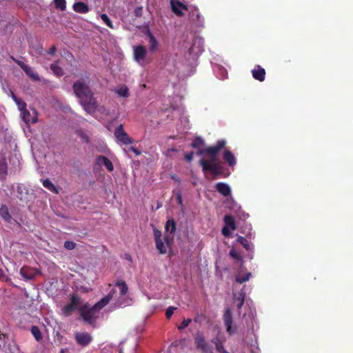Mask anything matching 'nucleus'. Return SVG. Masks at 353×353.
Wrapping results in <instances>:
<instances>
[{
  "label": "nucleus",
  "mask_w": 353,
  "mask_h": 353,
  "mask_svg": "<svg viewBox=\"0 0 353 353\" xmlns=\"http://www.w3.org/2000/svg\"><path fill=\"white\" fill-rule=\"evenodd\" d=\"M72 88L84 110L89 114L94 113L98 108V103L90 88V79H78L73 83Z\"/></svg>",
  "instance_id": "nucleus-1"
},
{
  "label": "nucleus",
  "mask_w": 353,
  "mask_h": 353,
  "mask_svg": "<svg viewBox=\"0 0 353 353\" xmlns=\"http://www.w3.org/2000/svg\"><path fill=\"white\" fill-rule=\"evenodd\" d=\"M99 312V311L94 307V305L90 307L88 303L83 304L79 308L80 316L89 324H92L95 321L97 313Z\"/></svg>",
  "instance_id": "nucleus-2"
},
{
  "label": "nucleus",
  "mask_w": 353,
  "mask_h": 353,
  "mask_svg": "<svg viewBox=\"0 0 353 353\" xmlns=\"http://www.w3.org/2000/svg\"><path fill=\"white\" fill-rule=\"evenodd\" d=\"M199 164L202 168L203 172H210L214 175L213 179H215L223 173V167L221 162L216 163H208L205 159L199 160Z\"/></svg>",
  "instance_id": "nucleus-3"
},
{
  "label": "nucleus",
  "mask_w": 353,
  "mask_h": 353,
  "mask_svg": "<svg viewBox=\"0 0 353 353\" xmlns=\"http://www.w3.org/2000/svg\"><path fill=\"white\" fill-rule=\"evenodd\" d=\"M82 304L81 297L76 294H72L70 296V302L62 308L63 314L68 316L77 309L79 310L80 306Z\"/></svg>",
  "instance_id": "nucleus-4"
},
{
  "label": "nucleus",
  "mask_w": 353,
  "mask_h": 353,
  "mask_svg": "<svg viewBox=\"0 0 353 353\" xmlns=\"http://www.w3.org/2000/svg\"><path fill=\"white\" fill-rule=\"evenodd\" d=\"M226 144V141L225 140H219L216 145L211 146V149L212 150L213 152L211 154H208V157H209V159H205L206 161L208 162V163H219V159L218 157V155L220 152V151L225 147Z\"/></svg>",
  "instance_id": "nucleus-5"
},
{
  "label": "nucleus",
  "mask_w": 353,
  "mask_h": 353,
  "mask_svg": "<svg viewBox=\"0 0 353 353\" xmlns=\"http://www.w3.org/2000/svg\"><path fill=\"white\" fill-rule=\"evenodd\" d=\"M10 59L13 60L24 71L26 75L28 76L32 81H40L39 75L30 66L24 63L23 61L17 59L13 56H10Z\"/></svg>",
  "instance_id": "nucleus-6"
},
{
  "label": "nucleus",
  "mask_w": 353,
  "mask_h": 353,
  "mask_svg": "<svg viewBox=\"0 0 353 353\" xmlns=\"http://www.w3.org/2000/svg\"><path fill=\"white\" fill-rule=\"evenodd\" d=\"M194 343L196 348L200 350L202 353H213L208 343L205 341L202 333L198 332L195 334Z\"/></svg>",
  "instance_id": "nucleus-7"
},
{
  "label": "nucleus",
  "mask_w": 353,
  "mask_h": 353,
  "mask_svg": "<svg viewBox=\"0 0 353 353\" xmlns=\"http://www.w3.org/2000/svg\"><path fill=\"white\" fill-rule=\"evenodd\" d=\"M114 136L117 141L123 145H129L133 143V139L130 138L124 130L122 124L119 125L114 131Z\"/></svg>",
  "instance_id": "nucleus-8"
},
{
  "label": "nucleus",
  "mask_w": 353,
  "mask_h": 353,
  "mask_svg": "<svg viewBox=\"0 0 353 353\" xmlns=\"http://www.w3.org/2000/svg\"><path fill=\"white\" fill-rule=\"evenodd\" d=\"M223 320L224 325L226 327V331L230 335H232L235 333L236 327H232V314L230 308L226 307L223 316Z\"/></svg>",
  "instance_id": "nucleus-9"
},
{
  "label": "nucleus",
  "mask_w": 353,
  "mask_h": 353,
  "mask_svg": "<svg viewBox=\"0 0 353 353\" xmlns=\"http://www.w3.org/2000/svg\"><path fill=\"white\" fill-rule=\"evenodd\" d=\"M74 339L77 343L82 347L88 345L93 339L92 335L86 332H76Z\"/></svg>",
  "instance_id": "nucleus-10"
},
{
  "label": "nucleus",
  "mask_w": 353,
  "mask_h": 353,
  "mask_svg": "<svg viewBox=\"0 0 353 353\" xmlns=\"http://www.w3.org/2000/svg\"><path fill=\"white\" fill-rule=\"evenodd\" d=\"M170 3L172 12L178 17L184 16L183 10H189V7L179 0H170Z\"/></svg>",
  "instance_id": "nucleus-11"
},
{
  "label": "nucleus",
  "mask_w": 353,
  "mask_h": 353,
  "mask_svg": "<svg viewBox=\"0 0 353 353\" xmlns=\"http://www.w3.org/2000/svg\"><path fill=\"white\" fill-rule=\"evenodd\" d=\"M40 271L29 266H23L20 269V275L26 280H32L36 275L40 274Z\"/></svg>",
  "instance_id": "nucleus-12"
},
{
  "label": "nucleus",
  "mask_w": 353,
  "mask_h": 353,
  "mask_svg": "<svg viewBox=\"0 0 353 353\" xmlns=\"http://www.w3.org/2000/svg\"><path fill=\"white\" fill-rule=\"evenodd\" d=\"M95 165L99 167L103 165L109 172H112L114 170V165L112 161L108 157L103 155H99L96 158Z\"/></svg>",
  "instance_id": "nucleus-13"
},
{
  "label": "nucleus",
  "mask_w": 353,
  "mask_h": 353,
  "mask_svg": "<svg viewBox=\"0 0 353 353\" xmlns=\"http://www.w3.org/2000/svg\"><path fill=\"white\" fill-rule=\"evenodd\" d=\"M0 216L6 223H12L14 222L17 223L18 225H21L19 222L12 219L11 214H10L8 207L5 204L1 205L0 208Z\"/></svg>",
  "instance_id": "nucleus-14"
},
{
  "label": "nucleus",
  "mask_w": 353,
  "mask_h": 353,
  "mask_svg": "<svg viewBox=\"0 0 353 353\" xmlns=\"http://www.w3.org/2000/svg\"><path fill=\"white\" fill-rule=\"evenodd\" d=\"M29 190L27 187L23 184H18L17 189V196L23 202L27 203L29 201Z\"/></svg>",
  "instance_id": "nucleus-15"
},
{
  "label": "nucleus",
  "mask_w": 353,
  "mask_h": 353,
  "mask_svg": "<svg viewBox=\"0 0 353 353\" xmlns=\"http://www.w3.org/2000/svg\"><path fill=\"white\" fill-rule=\"evenodd\" d=\"M189 19L193 23L200 25L203 22L199 10L196 7H189Z\"/></svg>",
  "instance_id": "nucleus-16"
},
{
  "label": "nucleus",
  "mask_w": 353,
  "mask_h": 353,
  "mask_svg": "<svg viewBox=\"0 0 353 353\" xmlns=\"http://www.w3.org/2000/svg\"><path fill=\"white\" fill-rule=\"evenodd\" d=\"M147 54V50L143 46H137L134 48V59L141 63L145 59Z\"/></svg>",
  "instance_id": "nucleus-17"
},
{
  "label": "nucleus",
  "mask_w": 353,
  "mask_h": 353,
  "mask_svg": "<svg viewBox=\"0 0 353 353\" xmlns=\"http://www.w3.org/2000/svg\"><path fill=\"white\" fill-rule=\"evenodd\" d=\"M21 115L23 121L26 123H35L37 121V115L36 111L33 110V114H32L30 111L27 109L22 112H21Z\"/></svg>",
  "instance_id": "nucleus-18"
},
{
  "label": "nucleus",
  "mask_w": 353,
  "mask_h": 353,
  "mask_svg": "<svg viewBox=\"0 0 353 353\" xmlns=\"http://www.w3.org/2000/svg\"><path fill=\"white\" fill-rule=\"evenodd\" d=\"M116 292L114 290H112L106 296L103 297L99 301L95 303L94 307L97 308L99 311H100L102 308H103L106 305L109 303V302L113 298V294Z\"/></svg>",
  "instance_id": "nucleus-19"
},
{
  "label": "nucleus",
  "mask_w": 353,
  "mask_h": 353,
  "mask_svg": "<svg viewBox=\"0 0 353 353\" xmlns=\"http://www.w3.org/2000/svg\"><path fill=\"white\" fill-rule=\"evenodd\" d=\"M265 70L261 65H256L252 70V74L254 79L259 81H263L265 78Z\"/></svg>",
  "instance_id": "nucleus-20"
},
{
  "label": "nucleus",
  "mask_w": 353,
  "mask_h": 353,
  "mask_svg": "<svg viewBox=\"0 0 353 353\" xmlns=\"http://www.w3.org/2000/svg\"><path fill=\"white\" fill-rule=\"evenodd\" d=\"M163 239L165 241V244L164 243L163 239L154 241L157 249L161 254H164L167 252V245H170V237L168 235H165L163 237Z\"/></svg>",
  "instance_id": "nucleus-21"
},
{
  "label": "nucleus",
  "mask_w": 353,
  "mask_h": 353,
  "mask_svg": "<svg viewBox=\"0 0 353 353\" xmlns=\"http://www.w3.org/2000/svg\"><path fill=\"white\" fill-rule=\"evenodd\" d=\"M145 34L149 39L148 42L150 51L153 52L157 50L159 46V42L149 29L147 30Z\"/></svg>",
  "instance_id": "nucleus-22"
},
{
  "label": "nucleus",
  "mask_w": 353,
  "mask_h": 353,
  "mask_svg": "<svg viewBox=\"0 0 353 353\" xmlns=\"http://www.w3.org/2000/svg\"><path fill=\"white\" fill-rule=\"evenodd\" d=\"M216 190L224 196H228L231 194L230 187L225 183L219 182L216 184Z\"/></svg>",
  "instance_id": "nucleus-23"
},
{
  "label": "nucleus",
  "mask_w": 353,
  "mask_h": 353,
  "mask_svg": "<svg viewBox=\"0 0 353 353\" xmlns=\"http://www.w3.org/2000/svg\"><path fill=\"white\" fill-rule=\"evenodd\" d=\"M223 159L230 167L236 165V161L232 152L228 150H225L223 154Z\"/></svg>",
  "instance_id": "nucleus-24"
},
{
  "label": "nucleus",
  "mask_w": 353,
  "mask_h": 353,
  "mask_svg": "<svg viewBox=\"0 0 353 353\" xmlns=\"http://www.w3.org/2000/svg\"><path fill=\"white\" fill-rule=\"evenodd\" d=\"M73 10L78 13H87L90 10L88 5L83 2H76L73 4Z\"/></svg>",
  "instance_id": "nucleus-25"
},
{
  "label": "nucleus",
  "mask_w": 353,
  "mask_h": 353,
  "mask_svg": "<svg viewBox=\"0 0 353 353\" xmlns=\"http://www.w3.org/2000/svg\"><path fill=\"white\" fill-rule=\"evenodd\" d=\"M245 297V293L242 290L241 292L239 293V294H234V301L236 303V307L239 310H240L242 307V306L244 304ZM239 313L240 314V311H239Z\"/></svg>",
  "instance_id": "nucleus-26"
},
{
  "label": "nucleus",
  "mask_w": 353,
  "mask_h": 353,
  "mask_svg": "<svg viewBox=\"0 0 353 353\" xmlns=\"http://www.w3.org/2000/svg\"><path fill=\"white\" fill-rule=\"evenodd\" d=\"M42 184H43V187L46 188V189H48L49 191H50L54 194L59 193L58 188L54 185V184L49 179H46L43 180Z\"/></svg>",
  "instance_id": "nucleus-27"
},
{
  "label": "nucleus",
  "mask_w": 353,
  "mask_h": 353,
  "mask_svg": "<svg viewBox=\"0 0 353 353\" xmlns=\"http://www.w3.org/2000/svg\"><path fill=\"white\" fill-rule=\"evenodd\" d=\"M225 226H228L232 230H235L236 228V223L234 217L232 215L226 214L224 216Z\"/></svg>",
  "instance_id": "nucleus-28"
},
{
  "label": "nucleus",
  "mask_w": 353,
  "mask_h": 353,
  "mask_svg": "<svg viewBox=\"0 0 353 353\" xmlns=\"http://www.w3.org/2000/svg\"><path fill=\"white\" fill-rule=\"evenodd\" d=\"M50 69L53 73L57 77H61L63 75V70L59 65V61H54L50 65Z\"/></svg>",
  "instance_id": "nucleus-29"
},
{
  "label": "nucleus",
  "mask_w": 353,
  "mask_h": 353,
  "mask_svg": "<svg viewBox=\"0 0 353 353\" xmlns=\"http://www.w3.org/2000/svg\"><path fill=\"white\" fill-rule=\"evenodd\" d=\"M115 286H117L120 289V294L121 296H124L128 293V287L126 284V283L123 280H118L115 283Z\"/></svg>",
  "instance_id": "nucleus-30"
},
{
  "label": "nucleus",
  "mask_w": 353,
  "mask_h": 353,
  "mask_svg": "<svg viewBox=\"0 0 353 353\" xmlns=\"http://www.w3.org/2000/svg\"><path fill=\"white\" fill-rule=\"evenodd\" d=\"M165 229L171 234H174L176 231V222L173 219H168L165 225Z\"/></svg>",
  "instance_id": "nucleus-31"
},
{
  "label": "nucleus",
  "mask_w": 353,
  "mask_h": 353,
  "mask_svg": "<svg viewBox=\"0 0 353 353\" xmlns=\"http://www.w3.org/2000/svg\"><path fill=\"white\" fill-rule=\"evenodd\" d=\"M212 342L215 345L216 350L219 353H229L225 350L223 343L218 337L213 339Z\"/></svg>",
  "instance_id": "nucleus-32"
},
{
  "label": "nucleus",
  "mask_w": 353,
  "mask_h": 353,
  "mask_svg": "<svg viewBox=\"0 0 353 353\" xmlns=\"http://www.w3.org/2000/svg\"><path fill=\"white\" fill-rule=\"evenodd\" d=\"M30 331L37 341H40L42 339V334L37 326L32 325Z\"/></svg>",
  "instance_id": "nucleus-33"
},
{
  "label": "nucleus",
  "mask_w": 353,
  "mask_h": 353,
  "mask_svg": "<svg viewBox=\"0 0 353 353\" xmlns=\"http://www.w3.org/2000/svg\"><path fill=\"white\" fill-rule=\"evenodd\" d=\"M119 97L127 98L129 97V90L125 85H123L115 92Z\"/></svg>",
  "instance_id": "nucleus-34"
},
{
  "label": "nucleus",
  "mask_w": 353,
  "mask_h": 353,
  "mask_svg": "<svg viewBox=\"0 0 353 353\" xmlns=\"http://www.w3.org/2000/svg\"><path fill=\"white\" fill-rule=\"evenodd\" d=\"M12 98L21 112L26 110V103L22 99L17 98L14 94H13Z\"/></svg>",
  "instance_id": "nucleus-35"
},
{
  "label": "nucleus",
  "mask_w": 353,
  "mask_h": 353,
  "mask_svg": "<svg viewBox=\"0 0 353 353\" xmlns=\"http://www.w3.org/2000/svg\"><path fill=\"white\" fill-rule=\"evenodd\" d=\"M236 241L239 243L241 245H242L246 250L250 251L252 250L251 245L249 243L248 241L245 237L239 236L236 239Z\"/></svg>",
  "instance_id": "nucleus-36"
},
{
  "label": "nucleus",
  "mask_w": 353,
  "mask_h": 353,
  "mask_svg": "<svg viewBox=\"0 0 353 353\" xmlns=\"http://www.w3.org/2000/svg\"><path fill=\"white\" fill-rule=\"evenodd\" d=\"M251 277V273L250 272H248L246 273L245 274H244L243 276H236L235 277V281L238 283H243L244 282H246L248 281L250 278Z\"/></svg>",
  "instance_id": "nucleus-37"
},
{
  "label": "nucleus",
  "mask_w": 353,
  "mask_h": 353,
  "mask_svg": "<svg viewBox=\"0 0 353 353\" xmlns=\"http://www.w3.org/2000/svg\"><path fill=\"white\" fill-rule=\"evenodd\" d=\"M204 145V140L201 137H196L192 142L191 147L192 148H198Z\"/></svg>",
  "instance_id": "nucleus-38"
},
{
  "label": "nucleus",
  "mask_w": 353,
  "mask_h": 353,
  "mask_svg": "<svg viewBox=\"0 0 353 353\" xmlns=\"http://www.w3.org/2000/svg\"><path fill=\"white\" fill-rule=\"evenodd\" d=\"M7 174V164L4 161H0V178L5 179Z\"/></svg>",
  "instance_id": "nucleus-39"
},
{
  "label": "nucleus",
  "mask_w": 353,
  "mask_h": 353,
  "mask_svg": "<svg viewBox=\"0 0 353 353\" xmlns=\"http://www.w3.org/2000/svg\"><path fill=\"white\" fill-rule=\"evenodd\" d=\"M54 6L56 8L64 11L66 8L65 0H54Z\"/></svg>",
  "instance_id": "nucleus-40"
},
{
  "label": "nucleus",
  "mask_w": 353,
  "mask_h": 353,
  "mask_svg": "<svg viewBox=\"0 0 353 353\" xmlns=\"http://www.w3.org/2000/svg\"><path fill=\"white\" fill-rule=\"evenodd\" d=\"M101 19L110 28H111V29L114 28L112 21L110 20V19L106 14H101Z\"/></svg>",
  "instance_id": "nucleus-41"
},
{
  "label": "nucleus",
  "mask_w": 353,
  "mask_h": 353,
  "mask_svg": "<svg viewBox=\"0 0 353 353\" xmlns=\"http://www.w3.org/2000/svg\"><path fill=\"white\" fill-rule=\"evenodd\" d=\"M211 149V146L207 147L205 148H201L199 149L196 154L199 156L205 155L207 156L208 154H211L213 152L212 150Z\"/></svg>",
  "instance_id": "nucleus-42"
},
{
  "label": "nucleus",
  "mask_w": 353,
  "mask_h": 353,
  "mask_svg": "<svg viewBox=\"0 0 353 353\" xmlns=\"http://www.w3.org/2000/svg\"><path fill=\"white\" fill-rule=\"evenodd\" d=\"M77 134L82 139L83 141L85 143H88L90 141L89 137L83 130H77Z\"/></svg>",
  "instance_id": "nucleus-43"
},
{
  "label": "nucleus",
  "mask_w": 353,
  "mask_h": 353,
  "mask_svg": "<svg viewBox=\"0 0 353 353\" xmlns=\"http://www.w3.org/2000/svg\"><path fill=\"white\" fill-rule=\"evenodd\" d=\"M191 322H192L191 319H183V321L181 323V324L178 326V329L179 330H182L185 329V327H187L189 325V324Z\"/></svg>",
  "instance_id": "nucleus-44"
},
{
  "label": "nucleus",
  "mask_w": 353,
  "mask_h": 353,
  "mask_svg": "<svg viewBox=\"0 0 353 353\" xmlns=\"http://www.w3.org/2000/svg\"><path fill=\"white\" fill-rule=\"evenodd\" d=\"M77 246L76 243L71 241H66L64 243V248L67 250H74Z\"/></svg>",
  "instance_id": "nucleus-45"
},
{
  "label": "nucleus",
  "mask_w": 353,
  "mask_h": 353,
  "mask_svg": "<svg viewBox=\"0 0 353 353\" xmlns=\"http://www.w3.org/2000/svg\"><path fill=\"white\" fill-rule=\"evenodd\" d=\"M176 309V308L173 306H170L168 307V309L166 310V312H165V316H166L167 319L171 318V316H172V314Z\"/></svg>",
  "instance_id": "nucleus-46"
},
{
  "label": "nucleus",
  "mask_w": 353,
  "mask_h": 353,
  "mask_svg": "<svg viewBox=\"0 0 353 353\" xmlns=\"http://www.w3.org/2000/svg\"><path fill=\"white\" fill-rule=\"evenodd\" d=\"M161 237H162L161 232L159 230L154 228V241L162 239Z\"/></svg>",
  "instance_id": "nucleus-47"
},
{
  "label": "nucleus",
  "mask_w": 353,
  "mask_h": 353,
  "mask_svg": "<svg viewBox=\"0 0 353 353\" xmlns=\"http://www.w3.org/2000/svg\"><path fill=\"white\" fill-rule=\"evenodd\" d=\"M230 256H232V258H234L238 261L241 260V256L234 250H231L230 251Z\"/></svg>",
  "instance_id": "nucleus-48"
},
{
  "label": "nucleus",
  "mask_w": 353,
  "mask_h": 353,
  "mask_svg": "<svg viewBox=\"0 0 353 353\" xmlns=\"http://www.w3.org/2000/svg\"><path fill=\"white\" fill-rule=\"evenodd\" d=\"M230 228H229L228 226H224L221 230L222 234L224 236H229L230 235Z\"/></svg>",
  "instance_id": "nucleus-49"
},
{
  "label": "nucleus",
  "mask_w": 353,
  "mask_h": 353,
  "mask_svg": "<svg viewBox=\"0 0 353 353\" xmlns=\"http://www.w3.org/2000/svg\"><path fill=\"white\" fill-rule=\"evenodd\" d=\"M193 157H194V152H190L185 155V159L187 161L190 162L193 159Z\"/></svg>",
  "instance_id": "nucleus-50"
},
{
  "label": "nucleus",
  "mask_w": 353,
  "mask_h": 353,
  "mask_svg": "<svg viewBox=\"0 0 353 353\" xmlns=\"http://www.w3.org/2000/svg\"><path fill=\"white\" fill-rule=\"evenodd\" d=\"M176 201L179 205L183 206V199L181 193L179 192L176 194Z\"/></svg>",
  "instance_id": "nucleus-51"
},
{
  "label": "nucleus",
  "mask_w": 353,
  "mask_h": 353,
  "mask_svg": "<svg viewBox=\"0 0 353 353\" xmlns=\"http://www.w3.org/2000/svg\"><path fill=\"white\" fill-rule=\"evenodd\" d=\"M57 51V48L54 46H52L48 50V54L50 55L54 54Z\"/></svg>",
  "instance_id": "nucleus-52"
},
{
  "label": "nucleus",
  "mask_w": 353,
  "mask_h": 353,
  "mask_svg": "<svg viewBox=\"0 0 353 353\" xmlns=\"http://www.w3.org/2000/svg\"><path fill=\"white\" fill-rule=\"evenodd\" d=\"M130 150L132 151L133 152H134L137 155H139L141 154L140 151H139L138 149H137L134 147H131Z\"/></svg>",
  "instance_id": "nucleus-53"
},
{
  "label": "nucleus",
  "mask_w": 353,
  "mask_h": 353,
  "mask_svg": "<svg viewBox=\"0 0 353 353\" xmlns=\"http://www.w3.org/2000/svg\"><path fill=\"white\" fill-rule=\"evenodd\" d=\"M194 322H195V323H200V317H199V315H198V316H196L194 318Z\"/></svg>",
  "instance_id": "nucleus-54"
},
{
  "label": "nucleus",
  "mask_w": 353,
  "mask_h": 353,
  "mask_svg": "<svg viewBox=\"0 0 353 353\" xmlns=\"http://www.w3.org/2000/svg\"><path fill=\"white\" fill-rule=\"evenodd\" d=\"M172 179L174 181H179L178 177L176 175L172 176Z\"/></svg>",
  "instance_id": "nucleus-55"
},
{
  "label": "nucleus",
  "mask_w": 353,
  "mask_h": 353,
  "mask_svg": "<svg viewBox=\"0 0 353 353\" xmlns=\"http://www.w3.org/2000/svg\"><path fill=\"white\" fill-rule=\"evenodd\" d=\"M119 353H123V348L122 347L119 348Z\"/></svg>",
  "instance_id": "nucleus-56"
},
{
  "label": "nucleus",
  "mask_w": 353,
  "mask_h": 353,
  "mask_svg": "<svg viewBox=\"0 0 353 353\" xmlns=\"http://www.w3.org/2000/svg\"><path fill=\"white\" fill-rule=\"evenodd\" d=\"M161 204H158V205H157V208H161Z\"/></svg>",
  "instance_id": "nucleus-57"
},
{
  "label": "nucleus",
  "mask_w": 353,
  "mask_h": 353,
  "mask_svg": "<svg viewBox=\"0 0 353 353\" xmlns=\"http://www.w3.org/2000/svg\"><path fill=\"white\" fill-rule=\"evenodd\" d=\"M60 353H65L63 350H61Z\"/></svg>",
  "instance_id": "nucleus-58"
},
{
  "label": "nucleus",
  "mask_w": 353,
  "mask_h": 353,
  "mask_svg": "<svg viewBox=\"0 0 353 353\" xmlns=\"http://www.w3.org/2000/svg\"><path fill=\"white\" fill-rule=\"evenodd\" d=\"M2 272V270L0 268V272Z\"/></svg>",
  "instance_id": "nucleus-59"
}]
</instances>
